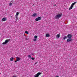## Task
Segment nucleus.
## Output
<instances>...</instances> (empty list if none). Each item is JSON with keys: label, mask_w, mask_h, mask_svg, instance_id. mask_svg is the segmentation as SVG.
Instances as JSON below:
<instances>
[{"label": "nucleus", "mask_w": 77, "mask_h": 77, "mask_svg": "<svg viewBox=\"0 0 77 77\" xmlns=\"http://www.w3.org/2000/svg\"><path fill=\"white\" fill-rule=\"evenodd\" d=\"M33 41H36V39H34L33 40Z\"/></svg>", "instance_id": "nucleus-21"}, {"label": "nucleus", "mask_w": 77, "mask_h": 77, "mask_svg": "<svg viewBox=\"0 0 77 77\" xmlns=\"http://www.w3.org/2000/svg\"><path fill=\"white\" fill-rule=\"evenodd\" d=\"M67 38V37H66V36H65L64 37H63V39H65Z\"/></svg>", "instance_id": "nucleus-16"}, {"label": "nucleus", "mask_w": 77, "mask_h": 77, "mask_svg": "<svg viewBox=\"0 0 77 77\" xmlns=\"http://www.w3.org/2000/svg\"><path fill=\"white\" fill-rule=\"evenodd\" d=\"M38 63V62H35V63L34 65H36V64H37V63Z\"/></svg>", "instance_id": "nucleus-23"}, {"label": "nucleus", "mask_w": 77, "mask_h": 77, "mask_svg": "<svg viewBox=\"0 0 77 77\" xmlns=\"http://www.w3.org/2000/svg\"><path fill=\"white\" fill-rule=\"evenodd\" d=\"M35 58H32L31 59H32V60H34V59Z\"/></svg>", "instance_id": "nucleus-22"}, {"label": "nucleus", "mask_w": 77, "mask_h": 77, "mask_svg": "<svg viewBox=\"0 0 77 77\" xmlns=\"http://www.w3.org/2000/svg\"><path fill=\"white\" fill-rule=\"evenodd\" d=\"M11 17H12V16H11Z\"/></svg>", "instance_id": "nucleus-29"}, {"label": "nucleus", "mask_w": 77, "mask_h": 77, "mask_svg": "<svg viewBox=\"0 0 77 77\" xmlns=\"http://www.w3.org/2000/svg\"><path fill=\"white\" fill-rule=\"evenodd\" d=\"M72 8H73V7L71 5L69 8V10H71V9H72Z\"/></svg>", "instance_id": "nucleus-12"}, {"label": "nucleus", "mask_w": 77, "mask_h": 77, "mask_svg": "<svg viewBox=\"0 0 77 77\" xmlns=\"http://www.w3.org/2000/svg\"><path fill=\"white\" fill-rule=\"evenodd\" d=\"M6 20H7V19L6 17H4L3 18L2 20L3 21H6Z\"/></svg>", "instance_id": "nucleus-7"}, {"label": "nucleus", "mask_w": 77, "mask_h": 77, "mask_svg": "<svg viewBox=\"0 0 77 77\" xmlns=\"http://www.w3.org/2000/svg\"><path fill=\"white\" fill-rule=\"evenodd\" d=\"M28 57L30 58L31 57V56L30 55H28Z\"/></svg>", "instance_id": "nucleus-20"}, {"label": "nucleus", "mask_w": 77, "mask_h": 77, "mask_svg": "<svg viewBox=\"0 0 77 77\" xmlns=\"http://www.w3.org/2000/svg\"><path fill=\"white\" fill-rule=\"evenodd\" d=\"M42 73L38 72L35 75H34V77H38L39 76V75L42 74Z\"/></svg>", "instance_id": "nucleus-2"}, {"label": "nucleus", "mask_w": 77, "mask_h": 77, "mask_svg": "<svg viewBox=\"0 0 77 77\" xmlns=\"http://www.w3.org/2000/svg\"><path fill=\"white\" fill-rule=\"evenodd\" d=\"M19 12H17L16 13V16H18V15H19Z\"/></svg>", "instance_id": "nucleus-17"}, {"label": "nucleus", "mask_w": 77, "mask_h": 77, "mask_svg": "<svg viewBox=\"0 0 77 77\" xmlns=\"http://www.w3.org/2000/svg\"><path fill=\"white\" fill-rule=\"evenodd\" d=\"M62 14H59L55 16V19H57L58 18H60V17H62Z\"/></svg>", "instance_id": "nucleus-1"}, {"label": "nucleus", "mask_w": 77, "mask_h": 77, "mask_svg": "<svg viewBox=\"0 0 77 77\" xmlns=\"http://www.w3.org/2000/svg\"><path fill=\"white\" fill-rule=\"evenodd\" d=\"M36 14L34 13V14L33 15H32V16L33 17H35V16H36Z\"/></svg>", "instance_id": "nucleus-15"}, {"label": "nucleus", "mask_w": 77, "mask_h": 77, "mask_svg": "<svg viewBox=\"0 0 77 77\" xmlns=\"http://www.w3.org/2000/svg\"><path fill=\"white\" fill-rule=\"evenodd\" d=\"M60 35V34L59 33V34H57V38H59V37H60V35Z\"/></svg>", "instance_id": "nucleus-10"}, {"label": "nucleus", "mask_w": 77, "mask_h": 77, "mask_svg": "<svg viewBox=\"0 0 77 77\" xmlns=\"http://www.w3.org/2000/svg\"><path fill=\"white\" fill-rule=\"evenodd\" d=\"M13 59H14V57H11V58H10V61H13Z\"/></svg>", "instance_id": "nucleus-13"}, {"label": "nucleus", "mask_w": 77, "mask_h": 77, "mask_svg": "<svg viewBox=\"0 0 77 77\" xmlns=\"http://www.w3.org/2000/svg\"><path fill=\"white\" fill-rule=\"evenodd\" d=\"M72 40V39L71 38H68L67 39V42H70L71 41V40Z\"/></svg>", "instance_id": "nucleus-6"}, {"label": "nucleus", "mask_w": 77, "mask_h": 77, "mask_svg": "<svg viewBox=\"0 0 77 77\" xmlns=\"http://www.w3.org/2000/svg\"><path fill=\"white\" fill-rule=\"evenodd\" d=\"M46 37H49L50 35L49 34H46Z\"/></svg>", "instance_id": "nucleus-11"}, {"label": "nucleus", "mask_w": 77, "mask_h": 77, "mask_svg": "<svg viewBox=\"0 0 77 77\" xmlns=\"http://www.w3.org/2000/svg\"><path fill=\"white\" fill-rule=\"evenodd\" d=\"M54 6H56V4H55V5H54Z\"/></svg>", "instance_id": "nucleus-25"}, {"label": "nucleus", "mask_w": 77, "mask_h": 77, "mask_svg": "<svg viewBox=\"0 0 77 77\" xmlns=\"http://www.w3.org/2000/svg\"><path fill=\"white\" fill-rule=\"evenodd\" d=\"M56 77H59L58 76H57Z\"/></svg>", "instance_id": "nucleus-28"}, {"label": "nucleus", "mask_w": 77, "mask_h": 77, "mask_svg": "<svg viewBox=\"0 0 77 77\" xmlns=\"http://www.w3.org/2000/svg\"><path fill=\"white\" fill-rule=\"evenodd\" d=\"M25 33H26V34H29V32H28V31H25Z\"/></svg>", "instance_id": "nucleus-14"}, {"label": "nucleus", "mask_w": 77, "mask_h": 77, "mask_svg": "<svg viewBox=\"0 0 77 77\" xmlns=\"http://www.w3.org/2000/svg\"><path fill=\"white\" fill-rule=\"evenodd\" d=\"M9 40L7 39L4 42H3L2 43V44H3V45H6V44H7L8 42H9Z\"/></svg>", "instance_id": "nucleus-3"}, {"label": "nucleus", "mask_w": 77, "mask_h": 77, "mask_svg": "<svg viewBox=\"0 0 77 77\" xmlns=\"http://www.w3.org/2000/svg\"><path fill=\"white\" fill-rule=\"evenodd\" d=\"M76 3V2H74L72 4L71 6L73 7V6H74V5H75V3Z\"/></svg>", "instance_id": "nucleus-9"}, {"label": "nucleus", "mask_w": 77, "mask_h": 77, "mask_svg": "<svg viewBox=\"0 0 77 77\" xmlns=\"http://www.w3.org/2000/svg\"><path fill=\"white\" fill-rule=\"evenodd\" d=\"M41 20V17H38L35 19V21H38L39 20Z\"/></svg>", "instance_id": "nucleus-4"}, {"label": "nucleus", "mask_w": 77, "mask_h": 77, "mask_svg": "<svg viewBox=\"0 0 77 77\" xmlns=\"http://www.w3.org/2000/svg\"><path fill=\"white\" fill-rule=\"evenodd\" d=\"M13 2V1H11V2Z\"/></svg>", "instance_id": "nucleus-27"}, {"label": "nucleus", "mask_w": 77, "mask_h": 77, "mask_svg": "<svg viewBox=\"0 0 77 77\" xmlns=\"http://www.w3.org/2000/svg\"><path fill=\"white\" fill-rule=\"evenodd\" d=\"M16 19H17V20L18 19V17H17V16H16Z\"/></svg>", "instance_id": "nucleus-24"}, {"label": "nucleus", "mask_w": 77, "mask_h": 77, "mask_svg": "<svg viewBox=\"0 0 77 77\" xmlns=\"http://www.w3.org/2000/svg\"><path fill=\"white\" fill-rule=\"evenodd\" d=\"M34 38L35 39H37V38H38V36H34Z\"/></svg>", "instance_id": "nucleus-18"}, {"label": "nucleus", "mask_w": 77, "mask_h": 77, "mask_svg": "<svg viewBox=\"0 0 77 77\" xmlns=\"http://www.w3.org/2000/svg\"><path fill=\"white\" fill-rule=\"evenodd\" d=\"M12 5V3H10L9 4V6H11Z\"/></svg>", "instance_id": "nucleus-19"}, {"label": "nucleus", "mask_w": 77, "mask_h": 77, "mask_svg": "<svg viewBox=\"0 0 77 77\" xmlns=\"http://www.w3.org/2000/svg\"><path fill=\"white\" fill-rule=\"evenodd\" d=\"M17 62V60H16V61H15V62Z\"/></svg>", "instance_id": "nucleus-26"}, {"label": "nucleus", "mask_w": 77, "mask_h": 77, "mask_svg": "<svg viewBox=\"0 0 77 77\" xmlns=\"http://www.w3.org/2000/svg\"><path fill=\"white\" fill-rule=\"evenodd\" d=\"M67 37L68 38H71L72 37V35L70 34H68L67 35Z\"/></svg>", "instance_id": "nucleus-5"}, {"label": "nucleus", "mask_w": 77, "mask_h": 77, "mask_svg": "<svg viewBox=\"0 0 77 77\" xmlns=\"http://www.w3.org/2000/svg\"><path fill=\"white\" fill-rule=\"evenodd\" d=\"M16 60L17 61H19L20 59L21 58L18 57H16Z\"/></svg>", "instance_id": "nucleus-8"}]
</instances>
